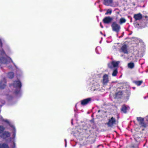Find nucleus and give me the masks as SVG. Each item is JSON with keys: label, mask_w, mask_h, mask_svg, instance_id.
Listing matches in <instances>:
<instances>
[{"label": "nucleus", "mask_w": 148, "mask_h": 148, "mask_svg": "<svg viewBox=\"0 0 148 148\" xmlns=\"http://www.w3.org/2000/svg\"><path fill=\"white\" fill-rule=\"evenodd\" d=\"M11 59L8 57L5 53L3 51H1V54L0 56V63L3 64H7Z\"/></svg>", "instance_id": "1"}, {"label": "nucleus", "mask_w": 148, "mask_h": 148, "mask_svg": "<svg viewBox=\"0 0 148 148\" xmlns=\"http://www.w3.org/2000/svg\"><path fill=\"white\" fill-rule=\"evenodd\" d=\"M112 30L117 33L119 31L120 29V26L116 22H114L111 25Z\"/></svg>", "instance_id": "2"}, {"label": "nucleus", "mask_w": 148, "mask_h": 148, "mask_svg": "<svg viewBox=\"0 0 148 148\" xmlns=\"http://www.w3.org/2000/svg\"><path fill=\"white\" fill-rule=\"evenodd\" d=\"M12 86L16 88V90H19L21 88V84L20 81L18 80L14 81L12 84Z\"/></svg>", "instance_id": "3"}, {"label": "nucleus", "mask_w": 148, "mask_h": 148, "mask_svg": "<svg viewBox=\"0 0 148 148\" xmlns=\"http://www.w3.org/2000/svg\"><path fill=\"white\" fill-rule=\"evenodd\" d=\"M119 61L116 62L113 61L108 64V66L109 68L112 69L117 66L119 64Z\"/></svg>", "instance_id": "4"}, {"label": "nucleus", "mask_w": 148, "mask_h": 148, "mask_svg": "<svg viewBox=\"0 0 148 148\" xmlns=\"http://www.w3.org/2000/svg\"><path fill=\"white\" fill-rule=\"evenodd\" d=\"M115 123L116 120L115 119L112 117L110 119L108 120V122L107 123V124L108 126L111 127L114 124H115Z\"/></svg>", "instance_id": "5"}, {"label": "nucleus", "mask_w": 148, "mask_h": 148, "mask_svg": "<svg viewBox=\"0 0 148 148\" xmlns=\"http://www.w3.org/2000/svg\"><path fill=\"white\" fill-rule=\"evenodd\" d=\"M137 120L139 122V124L142 127H145L146 124L144 122V119L141 117H139L137 118Z\"/></svg>", "instance_id": "6"}, {"label": "nucleus", "mask_w": 148, "mask_h": 148, "mask_svg": "<svg viewBox=\"0 0 148 148\" xmlns=\"http://www.w3.org/2000/svg\"><path fill=\"white\" fill-rule=\"evenodd\" d=\"M112 18L110 16H107L103 20V23L106 24H108L110 23L112 20Z\"/></svg>", "instance_id": "7"}, {"label": "nucleus", "mask_w": 148, "mask_h": 148, "mask_svg": "<svg viewBox=\"0 0 148 148\" xmlns=\"http://www.w3.org/2000/svg\"><path fill=\"white\" fill-rule=\"evenodd\" d=\"M134 18L136 21L140 20L143 18L142 15L140 13L134 14Z\"/></svg>", "instance_id": "8"}, {"label": "nucleus", "mask_w": 148, "mask_h": 148, "mask_svg": "<svg viewBox=\"0 0 148 148\" xmlns=\"http://www.w3.org/2000/svg\"><path fill=\"white\" fill-rule=\"evenodd\" d=\"M112 0H104V4L107 6L115 7V6L112 4Z\"/></svg>", "instance_id": "9"}, {"label": "nucleus", "mask_w": 148, "mask_h": 148, "mask_svg": "<svg viewBox=\"0 0 148 148\" xmlns=\"http://www.w3.org/2000/svg\"><path fill=\"white\" fill-rule=\"evenodd\" d=\"M109 82L108 76L107 74H105L103 76V84H106Z\"/></svg>", "instance_id": "10"}, {"label": "nucleus", "mask_w": 148, "mask_h": 148, "mask_svg": "<svg viewBox=\"0 0 148 148\" xmlns=\"http://www.w3.org/2000/svg\"><path fill=\"white\" fill-rule=\"evenodd\" d=\"M127 46L126 45H123L121 47L120 51L121 52H123L125 53H127Z\"/></svg>", "instance_id": "11"}, {"label": "nucleus", "mask_w": 148, "mask_h": 148, "mask_svg": "<svg viewBox=\"0 0 148 148\" xmlns=\"http://www.w3.org/2000/svg\"><path fill=\"white\" fill-rule=\"evenodd\" d=\"M10 135V133L8 132H5L3 133L1 136V138L3 139H6V138L9 137Z\"/></svg>", "instance_id": "12"}, {"label": "nucleus", "mask_w": 148, "mask_h": 148, "mask_svg": "<svg viewBox=\"0 0 148 148\" xmlns=\"http://www.w3.org/2000/svg\"><path fill=\"white\" fill-rule=\"evenodd\" d=\"M91 100L90 98L84 99L81 101V104L83 105H85L87 104Z\"/></svg>", "instance_id": "13"}, {"label": "nucleus", "mask_w": 148, "mask_h": 148, "mask_svg": "<svg viewBox=\"0 0 148 148\" xmlns=\"http://www.w3.org/2000/svg\"><path fill=\"white\" fill-rule=\"evenodd\" d=\"M6 80L5 78L4 79L3 81H2L0 84V88L1 89L3 88L6 86Z\"/></svg>", "instance_id": "14"}, {"label": "nucleus", "mask_w": 148, "mask_h": 148, "mask_svg": "<svg viewBox=\"0 0 148 148\" xmlns=\"http://www.w3.org/2000/svg\"><path fill=\"white\" fill-rule=\"evenodd\" d=\"M129 109V107L128 106L123 105L121 108V111L124 113H126L127 110Z\"/></svg>", "instance_id": "15"}, {"label": "nucleus", "mask_w": 148, "mask_h": 148, "mask_svg": "<svg viewBox=\"0 0 148 148\" xmlns=\"http://www.w3.org/2000/svg\"><path fill=\"white\" fill-rule=\"evenodd\" d=\"M99 84H97L95 85L94 86H92V90L95 91L98 89L99 88Z\"/></svg>", "instance_id": "16"}, {"label": "nucleus", "mask_w": 148, "mask_h": 148, "mask_svg": "<svg viewBox=\"0 0 148 148\" xmlns=\"http://www.w3.org/2000/svg\"><path fill=\"white\" fill-rule=\"evenodd\" d=\"M0 148H9L8 146L6 144L3 143L1 144H0Z\"/></svg>", "instance_id": "17"}, {"label": "nucleus", "mask_w": 148, "mask_h": 148, "mask_svg": "<svg viewBox=\"0 0 148 148\" xmlns=\"http://www.w3.org/2000/svg\"><path fill=\"white\" fill-rule=\"evenodd\" d=\"M126 20L124 18H121L120 19L119 23L120 24H122L126 22Z\"/></svg>", "instance_id": "18"}, {"label": "nucleus", "mask_w": 148, "mask_h": 148, "mask_svg": "<svg viewBox=\"0 0 148 148\" xmlns=\"http://www.w3.org/2000/svg\"><path fill=\"white\" fill-rule=\"evenodd\" d=\"M8 76L10 78H12L14 77V73L13 72H10L8 73Z\"/></svg>", "instance_id": "19"}, {"label": "nucleus", "mask_w": 148, "mask_h": 148, "mask_svg": "<svg viewBox=\"0 0 148 148\" xmlns=\"http://www.w3.org/2000/svg\"><path fill=\"white\" fill-rule=\"evenodd\" d=\"M128 66L129 68L130 69L133 68L134 66V64L133 63H130L128 64Z\"/></svg>", "instance_id": "20"}, {"label": "nucleus", "mask_w": 148, "mask_h": 148, "mask_svg": "<svg viewBox=\"0 0 148 148\" xmlns=\"http://www.w3.org/2000/svg\"><path fill=\"white\" fill-rule=\"evenodd\" d=\"M117 73H118V71H117V70L116 69L114 70V71L112 74V76H116V75Z\"/></svg>", "instance_id": "21"}, {"label": "nucleus", "mask_w": 148, "mask_h": 148, "mask_svg": "<svg viewBox=\"0 0 148 148\" xmlns=\"http://www.w3.org/2000/svg\"><path fill=\"white\" fill-rule=\"evenodd\" d=\"M134 83L138 86L140 85L142 83V81H135Z\"/></svg>", "instance_id": "22"}, {"label": "nucleus", "mask_w": 148, "mask_h": 148, "mask_svg": "<svg viewBox=\"0 0 148 148\" xmlns=\"http://www.w3.org/2000/svg\"><path fill=\"white\" fill-rule=\"evenodd\" d=\"M112 12V10L111 9H109L107 10V12L105 13L106 15L108 14H111Z\"/></svg>", "instance_id": "23"}, {"label": "nucleus", "mask_w": 148, "mask_h": 148, "mask_svg": "<svg viewBox=\"0 0 148 148\" xmlns=\"http://www.w3.org/2000/svg\"><path fill=\"white\" fill-rule=\"evenodd\" d=\"M4 130V128L2 126H0V134Z\"/></svg>", "instance_id": "24"}, {"label": "nucleus", "mask_w": 148, "mask_h": 148, "mask_svg": "<svg viewBox=\"0 0 148 148\" xmlns=\"http://www.w3.org/2000/svg\"><path fill=\"white\" fill-rule=\"evenodd\" d=\"M3 121H4V122H6V123H9V122L7 120H3Z\"/></svg>", "instance_id": "25"}, {"label": "nucleus", "mask_w": 148, "mask_h": 148, "mask_svg": "<svg viewBox=\"0 0 148 148\" xmlns=\"http://www.w3.org/2000/svg\"><path fill=\"white\" fill-rule=\"evenodd\" d=\"M65 147H66V145H67V142H66V139H65Z\"/></svg>", "instance_id": "26"}, {"label": "nucleus", "mask_w": 148, "mask_h": 148, "mask_svg": "<svg viewBox=\"0 0 148 148\" xmlns=\"http://www.w3.org/2000/svg\"><path fill=\"white\" fill-rule=\"evenodd\" d=\"M2 45V44L1 42V40H0V47H1Z\"/></svg>", "instance_id": "27"}, {"label": "nucleus", "mask_w": 148, "mask_h": 148, "mask_svg": "<svg viewBox=\"0 0 148 148\" xmlns=\"http://www.w3.org/2000/svg\"><path fill=\"white\" fill-rule=\"evenodd\" d=\"M100 26L102 28H103V26L101 25V23H100Z\"/></svg>", "instance_id": "28"}, {"label": "nucleus", "mask_w": 148, "mask_h": 148, "mask_svg": "<svg viewBox=\"0 0 148 148\" xmlns=\"http://www.w3.org/2000/svg\"><path fill=\"white\" fill-rule=\"evenodd\" d=\"M13 136H14V137H15V133L14 132Z\"/></svg>", "instance_id": "29"}, {"label": "nucleus", "mask_w": 148, "mask_h": 148, "mask_svg": "<svg viewBox=\"0 0 148 148\" xmlns=\"http://www.w3.org/2000/svg\"><path fill=\"white\" fill-rule=\"evenodd\" d=\"M13 128L14 129V132H15V128L14 127H13Z\"/></svg>", "instance_id": "30"}, {"label": "nucleus", "mask_w": 148, "mask_h": 148, "mask_svg": "<svg viewBox=\"0 0 148 148\" xmlns=\"http://www.w3.org/2000/svg\"><path fill=\"white\" fill-rule=\"evenodd\" d=\"M19 90H18V92L17 91H15V92L16 93H18L19 92Z\"/></svg>", "instance_id": "31"}, {"label": "nucleus", "mask_w": 148, "mask_h": 148, "mask_svg": "<svg viewBox=\"0 0 148 148\" xmlns=\"http://www.w3.org/2000/svg\"><path fill=\"white\" fill-rule=\"evenodd\" d=\"M71 123L73 125V120H71Z\"/></svg>", "instance_id": "32"}, {"label": "nucleus", "mask_w": 148, "mask_h": 148, "mask_svg": "<svg viewBox=\"0 0 148 148\" xmlns=\"http://www.w3.org/2000/svg\"><path fill=\"white\" fill-rule=\"evenodd\" d=\"M147 120L148 121V116H147Z\"/></svg>", "instance_id": "33"}, {"label": "nucleus", "mask_w": 148, "mask_h": 148, "mask_svg": "<svg viewBox=\"0 0 148 148\" xmlns=\"http://www.w3.org/2000/svg\"><path fill=\"white\" fill-rule=\"evenodd\" d=\"M145 18H148V17L147 16H145Z\"/></svg>", "instance_id": "34"}, {"label": "nucleus", "mask_w": 148, "mask_h": 148, "mask_svg": "<svg viewBox=\"0 0 148 148\" xmlns=\"http://www.w3.org/2000/svg\"><path fill=\"white\" fill-rule=\"evenodd\" d=\"M97 47L96 48V50H97Z\"/></svg>", "instance_id": "35"}, {"label": "nucleus", "mask_w": 148, "mask_h": 148, "mask_svg": "<svg viewBox=\"0 0 148 148\" xmlns=\"http://www.w3.org/2000/svg\"><path fill=\"white\" fill-rule=\"evenodd\" d=\"M101 34H102V32H101Z\"/></svg>", "instance_id": "36"}, {"label": "nucleus", "mask_w": 148, "mask_h": 148, "mask_svg": "<svg viewBox=\"0 0 148 148\" xmlns=\"http://www.w3.org/2000/svg\"><path fill=\"white\" fill-rule=\"evenodd\" d=\"M136 1H137L138 0H135Z\"/></svg>", "instance_id": "37"}]
</instances>
